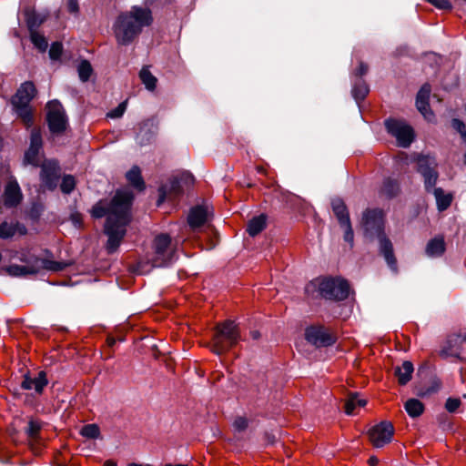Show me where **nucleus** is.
Wrapping results in <instances>:
<instances>
[{
    "label": "nucleus",
    "mask_w": 466,
    "mask_h": 466,
    "mask_svg": "<svg viewBox=\"0 0 466 466\" xmlns=\"http://www.w3.org/2000/svg\"><path fill=\"white\" fill-rule=\"evenodd\" d=\"M103 466H116V463L112 461H106Z\"/></svg>",
    "instance_id": "obj_55"
},
{
    "label": "nucleus",
    "mask_w": 466,
    "mask_h": 466,
    "mask_svg": "<svg viewBox=\"0 0 466 466\" xmlns=\"http://www.w3.org/2000/svg\"><path fill=\"white\" fill-rule=\"evenodd\" d=\"M127 181L135 188L143 190L145 188V183L141 177V171L138 167H133L126 175Z\"/></svg>",
    "instance_id": "obj_29"
},
{
    "label": "nucleus",
    "mask_w": 466,
    "mask_h": 466,
    "mask_svg": "<svg viewBox=\"0 0 466 466\" xmlns=\"http://www.w3.org/2000/svg\"><path fill=\"white\" fill-rule=\"evenodd\" d=\"M241 339L238 326L232 320H226L216 327L212 339V351L218 355L228 352Z\"/></svg>",
    "instance_id": "obj_6"
},
{
    "label": "nucleus",
    "mask_w": 466,
    "mask_h": 466,
    "mask_svg": "<svg viewBox=\"0 0 466 466\" xmlns=\"http://www.w3.org/2000/svg\"><path fill=\"white\" fill-rule=\"evenodd\" d=\"M466 342V335L453 334L450 336L441 350V355L445 357L460 358L462 352V345Z\"/></svg>",
    "instance_id": "obj_17"
},
{
    "label": "nucleus",
    "mask_w": 466,
    "mask_h": 466,
    "mask_svg": "<svg viewBox=\"0 0 466 466\" xmlns=\"http://www.w3.org/2000/svg\"><path fill=\"white\" fill-rule=\"evenodd\" d=\"M152 22L151 11L147 7L134 5L130 11L120 14L113 26L114 35L119 45H129Z\"/></svg>",
    "instance_id": "obj_3"
},
{
    "label": "nucleus",
    "mask_w": 466,
    "mask_h": 466,
    "mask_svg": "<svg viewBox=\"0 0 466 466\" xmlns=\"http://www.w3.org/2000/svg\"><path fill=\"white\" fill-rule=\"evenodd\" d=\"M250 334H251V336H252V338H253L254 339H258L259 338V336H260L259 332H258V331H257V330H255V331H251V333H250Z\"/></svg>",
    "instance_id": "obj_54"
},
{
    "label": "nucleus",
    "mask_w": 466,
    "mask_h": 466,
    "mask_svg": "<svg viewBox=\"0 0 466 466\" xmlns=\"http://www.w3.org/2000/svg\"><path fill=\"white\" fill-rule=\"evenodd\" d=\"M21 260L25 262V265L14 264L5 268L6 272L10 276L24 277L27 275H35L43 269L58 272L64 270L67 266L65 262L55 261L35 256H32L27 259L21 258Z\"/></svg>",
    "instance_id": "obj_5"
},
{
    "label": "nucleus",
    "mask_w": 466,
    "mask_h": 466,
    "mask_svg": "<svg viewBox=\"0 0 466 466\" xmlns=\"http://www.w3.org/2000/svg\"><path fill=\"white\" fill-rule=\"evenodd\" d=\"M18 116L22 119L23 123L27 127H31L34 122L32 109L29 106H14Z\"/></svg>",
    "instance_id": "obj_32"
},
{
    "label": "nucleus",
    "mask_w": 466,
    "mask_h": 466,
    "mask_svg": "<svg viewBox=\"0 0 466 466\" xmlns=\"http://www.w3.org/2000/svg\"><path fill=\"white\" fill-rule=\"evenodd\" d=\"M209 212L204 206H197L190 209L187 223L192 230H197L204 226L208 220Z\"/></svg>",
    "instance_id": "obj_18"
},
{
    "label": "nucleus",
    "mask_w": 466,
    "mask_h": 466,
    "mask_svg": "<svg viewBox=\"0 0 466 466\" xmlns=\"http://www.w3.org/2000/svg\"><path fill=\"white\" fill-rule=\"evenodd\" d=\"M381 209H367L363 212L361 227L367 238H378L380 242V252L384 257L388 266L397 271V259L393 253L391 241L384 234V219Z\"/></svg>",
    "instance_id": "obj_4"
},
{
    "label": "nucleus",
    "mask_w": 466,
    "mask_h": 466,
    "mask_svg": "<svg viewBox=\"0 0 466 466\" xmlns=\"http://www.w3.org/2000/svg\"><path fill=\"white\" fill-rule=\"evenodd\" d=\"M267 225V217L263 214L253 218L248 223L247 231L251 237L259 234Z\"/></svg>",
    "instance_id": "obj_27"
},
{
    "label": "nucleus",
    "mask_w": 466,
    "mask_h": 466,
    "mask_svg": "<svg viewBox=\"0 0 466 466\" xmlns=\"http://www.w3.org/2000/svg\"><path fill=\"white\" fill-rule=\"evenodd\" d=\"M464 159H465V163H466V152H465V155H464Z\"/></svg>",
    "instance_id": "obj_58"
},
{
    "label": "nucleus",
    "mask_w": 466,
    "mask_h": 466,
    "mask_svg": "<svg viewBox=\"0 0 466 466\" xmlns=\"http://www.w3.org/2000/svg\"><path fill=\"white\" fill-rule=\"evenodd\" d=\"M77 72L82 82H86L93 72L91 64L87 60H82L77 66Z\"/></svg>",
    "instance_id": "obj_37"
},
{
    "label": "nucleus",
    "mask_w": 466,
    "mask_h": 466,
    "mask_svg": "<svg viewBox=\"0 0 466 466\" xmlns=\"http://www.w3.org/2000/svg\"><path fill=\"white\" fill-rule=\"evenodd\" d=\"M416 106H417L418 110L423 115V116L428 121H431L433 119L434 116H433V113L430 109L428 100L416 99Z\"/></svg>",
    "instance_id": "obj_40"
},
{
    "label": "nucleus",
    "mask_w": 466,
    "mask_h": 466,
    "mask_svg": "<svg viewBox=\"0 0 466 466\" xmlns=\"http://www.w3.org/2000/svg\"><path fill=\"white\" fill-rule=\"evenodd\" d=\"M47 384L48 380L46 373L45 371H39L36 377L25 375L21 383V387L27 390H34L36 393L41 394Z\"/></svg>",
    "instance_id": "obj_19"
},
{
    "label": "nucleus",
    "mask_w": 466,
    "mask_h": 466,
    "mask_svg": "<svg viewBox=\"0 0 466 466\" xmlns=\"http://www.w3.org/2000/svg\"><path fill=\"white\" fill-rule=\"evenodd\" d=\"M80 434L85 438L96 440L100 437V429L96 424H86L81 429Z\"/></svg>",
    "instance_id": "obj_39"
},
{
    "label": "nucleus",
    "mask_w": 466,
    "mask_h": 466,
    "mask_svg": "<svg viewBox=\"0 0 466 466\" xmlns=\"http://www.w3.org/2000/svg\"><path fill=\"white\" fill-rule=\"evenodd\" d=\"M63 51V46L59 42H55L51 45L49 49V56L53 60H56L60 57Z\"/></svg>",
    "instance_id": "obj_44"
},
{
    "label": "nucleus",
    "mask_w": 466,
    "mask_h": 466,
    "mask_svg": "<svg viewBox=\"0 0 466 466\" xmlns=\"http://www.w3.org/2000/svg\"><path fill=\"white\" fill-rule=\"evenodd\" d=\"M400 192V185L397 180L390 177L385 178L381 188L380 195L386 198H392L396 197Z\"/></svg>",
    "instance_id": "obj_28"
},
{
    "label": "nucleus",
    "mask_w": 466,
    "mask_h": 466,
    "mask_svg": "<svg viewBox=\"0 0 466 466\" xmlns=\"http://www.w3.org/2000/svg\"><path fill=\"white\" fill-rule=\"evenodd\" d=\"M36 89L32 82H25L21 85L14 96L13 106H29L30 101L35 96Z\"/></svg>",
    "instance_id": "obj_20"
},
{
    "label": "nucleus",
    "mask_w": 466,
    "mask_h": 466,
    "mask_svg": "<svg viewBox=\"0 0 466 466\" xmlns=\"http://www.w3.org/2000/svg\"><path fill=\"white\" fill-rule=\"evenodd\" d=\"M369 438L375 448H382L393 438L394 427L390 421H381L369 431Z\"/></svg>",
    "instance_id": "obj_12"
},
{
    "label": "nucleus",
    "mask_w": 466,
    "mask_h": 466,
    "mask_svg": "<svg viewBox=\"0 0 466 466\" xmlns=\"http://www.w3.org/2000/svg\"><path fill=\"white\" fill-rule=\"evenodd\" d=\"M405 410L411 418L420 417L424 411L423 403L417 399H410L405 402Z\"/></svg>",
    "instance_id": "obj_30"
},
{
    "label": "nucleus",
    "mask_w": 466,
    "mask_h": 466,
    "mask_svg": "<svg viewBox=\"0 0 466 466\" xmlns=\"http://www.w3.org/2000/svg\"><path fill=\"white\" fill-rule=\"evenodd\" d=\"M465 2H466V0H465Z\"/></svg>",
    "instance_id": "obj_59"
},
{
    "label": "nucleus",
    "mask_w": 466,
    "mask_h": 466,
    "mask_svg": "<svg viewBox=\"0 0 466 466\" xmlns=\"http://www.w3.org/2000/svg\"><path fill=\"white\" fill-rule=\"evenodd\" d=\"M366 405V400L364 399H360L357 394L350 395L345 403V412L348 415H352L355 412V409L357 407H363Z\"/></svg>",
    "instance_id": "obj_34"
},
{
    "label": "nucleus",
    "mask_w": 466,
    "mask_h": 466,
    "mask_svg": "<svg viewBox=\"0 0 466 466\" xmlns=\"http://www.w3.org/2000/svg\"><path fill=\"white\" fill-rule=\"evenodd\" d=\"M310 287L318 288L321 297L332 300H344L350 294L349 283L339 278H324L316 279L307 286V291Z\"/></svg>",
    "instance_id": "obj_7"
},
{
    "label": "nucleus",
    "mask_w": 466,
    "mask_h": 466,
    "mask_svg": "<svg viewBox=\"0 0 466 466\" xmlns=\"http://www.w3.org/2000/svg\"><path fill=\"white\" fill-rule=\"evenodd\" d=\"M431 191L435 197L438 209L440 211L446 210L451 204L452 195L444 193L441 187H433Z\"/></svg>",
    "instance_id": "obj_26"
},
{
    "label": "nucleus",
    "mask_w": 466,
    "mask_h": 466,
    "mask_svg": "<svg viewBox=\"0 0 466 466\" xmlns=\"http://www.w3.org/2000/svg\"><path fill=\"white\" fill-rule=\"evenodd\" d=\"M387 131L397 139L398 145L408 147L413 140V130L405 122L398 119L385 121Z\"/></svg>",
    "instance_id": "obj_11"
},
{
    "label": "nucleus",
    "mask_w": 466,
    "mask_h": 466,
    "mask_svg": "<svg viewBox=\"0 0 466 466\" xmlns=\"http://www.w3.org/2000/svg\"><path fill=\"white\" fill-rule=\"evenodd\" d=\"M60 176V167L55 160H46L41 165L40 178L42 184L48 189L56 187Z\"/></svg>",
    "instance_id": "obj_13"
},
{
    "label": "nucleus",
    "mask_w": 466,
    "mask_h": 466,
    "mask_svg": "<svg viewBox=\"0 0 466 466\" xmlns=\"http://www.w3.org/2000/svg\"><path fill=\"white\" fill-rule=\"evenodd\" d=\"M126 111V102L119 104L115 109L107 113V116L111 118H117L123 116Z\"/></svg>",
    "instance_id": "obj_46"
},
{
    "label": "nucleus",
    "mask_w": 466,
    "mask_h": 466,
    "mask_svg": "<svg viewBox=\"0 0 466 466\" xmlns=\"http://www.w3.org/2000/svg\"><path fill=\"white\" fill-rule=\"evenodd\" d=\"M26 228L19 223H8L6 221L0 224V238L6 239L14 237L16 233L25 235Z\"/></svg>",
    "instance_id": "obj_21"
},
{
    "label": "nucleus",
    "mask_w": 466,
    "mask_h": 466,
    "mask_svg": "<svg viewBox=\"0 0 466 466\" xmlns=\"http://www.w3.org/2000/svg\"><path fill=\"white\" fill-rule=\"evenodd\" d=\"M132 200L133 194L130 191L117 190L108 207L99 201L92 208L94 218L107 216L105 233L108 237L106 248L109 254L116 251L126 235V227L130 221Z\"/></svg>",
    "instance_id": "obj_1"
},
{
    "label": "nucleus",
    "mask_w": 466,
    "mask_h": 466,
    "mask_svg": "<svg viewBox=\"0 0 466 466\" xmlns=\"http://www.w3.org/2000/svg\"><path fill=\"white\" fill-rule=\"evenodd\" d=\"M305 337L309 343L317 347L330 346L336 341L335 337L322 327L308 328L305 332Z\"/></svg>",
    "instance_id": "obj_15"
},
{
    "label": "nucleus",
    "mask_w": 466,
    "mask_h": 466,
    "mask_svg": "<svg viewBox=\"0 0 466 466\" xmlns=\"http://www.w3.org/2000/svg\"><path fill=\"white\" fill-rule=\"evenodd\" d=\"M139 78L145 85L146 88L149 91H153L156 88L157 79L152 75L148 67L144 66L139 72Z\"/></svg>",
    "instance_id": "obj_31"
},
{
    "label": "nucleus",
    "mask_w": 466,
    "mask_h": 466,
    "mask_svg": "<svg viewBox=\"0 0 466 466\" xmlns=\"http://www.w3.org/2000/svg\"><path fill=\"white\" fill-rule=\"evenodd\" d=\"M417 166L418 172L423 177L426 191L431 192L439 177L438 164L435 157L429 155H420L417 158Z\"/></svg>",
    "instance_id": "obj_9"
},
{
    "label": "nucleus",
    "mask_w": 466,
    "mask_h": 466,
    "mask_svg": "<svg viewBox=\"0 0 466 466\" xmlns=\"http://www.w3.org/2000/svg\"><path fill=\"white\" fill-rule=\"evenodd\" d=\"M76 187L75 177L71 175H66L63 177L60 188L63 193L70 194Z\"/></svg>",
    "instance_id": "obj_41"
},
{
    "label": "nucleus",
    "mask_w": 466,
    "mask_h": 466,
    "mask_svg": "<svg viewBox=\"0 0 466 466\" xmlns=\"http://www.w3.org/2000/svg\"><path fill=\"white\" fill-rule=\"evenodd\" d=\"M426 1L441 9L451 8V4L449 3L448 0H426Z\"/></svg>",
    "instance_id": "obj_49"
},
{
    "label": "nucleus",
    "mask_w": 466,
    "mask_h": 466,
    "mask_svg": "<svg viewBox=\"0 0 466 466\" xmlns=\"http://www.w3.org/2000/svg\"><path fill=\"white\" fill-rule=\"evenodd\" d=\"M461 404V401L459 398H449L446 400L445 409L447 410V411L454 413L458 410Z\"/></svg>",
    "instance_id": "obj_43"
},
{
    "label": "nucleus",
    "mask_w": 466,
    "mask_h": 466,
    "mask_svg": "<svg viewBox=\"0 0 466 466\" xmlns=\"http://www.w3.org/2000/svg\"><path fill=\"white\" fill-rule=\"evenodd\" d=\"M369 93L368 85L362 80L359 79L355 82L354 86L352 88V95L356 101L363 100Z\"/></svg>",
    "instance_id": "obj_36"
},
{
    "label": "nucleus",
    "mask_w": 466,
    "mask_h": 466,
    "mask_svg": "<svg viewBox=\"0 0 466 466\" xmlns=\"http://www.w3.org/2000/svg\"><path fill=\"white\" fill-rule=\"evenodd\" d=\"M176 259L175 249L171 247V238L167 234L157 235L153 242V254L150 258L153 267H167Z\"/></svg>",
    "instance_id": "obj_8"
},
{
    "label": "nucleus",
    "mask_w": 466,
    "mask_h": 466,
    "mask_svg": "<svg viewBox=\"0 0 466 466\" xmlns=\"http://www.w3.org/2000/svg\"><path fill=\"white\" fill-rule=\"evenodd\" d=\"M42 428L43 423L40 420L31 419L28 421L27 427L25 428V431L29 439L36 440L39 438Z\"/></svg>",
    "instance_id": "obj_35"
},
{
    "label": "nucleus",
    "mask_w": 466,
    "mask_h": 466,
    "mask_svg": "<svg viewBox=\"0 0 466 466\" xmlns=\"http://www.w3.org/2000/svg\"><path fill=\"white\" fill-rule=\"evenodd\" d=\"M45 20L46 16L36 14L35 12L27 14L26 24L29 33L38 31V27L45 22Z\"/></svg>",
    "instance_id": "obj_33"
},
{
    "label": "nucleus",
    "mask_w": 466,
    "mask_h": 466,
    "mask_svg": "<svg viewBox=\"0 0 466 466\" xmlns=\"http://www.w3.org/2000/svg\"><path fill=\"white\" fill-rule=\"evenodd\" d=\"M431 91V89L430 85H428V84L423 85L421 86V88L420 89V91L418 92L416 99L429 101Z\"/></svg>",
    "instance_id": "obj_47"
},
{
    "label": "nucleus",
    "mask_w": 466,
    "mask_h": 466,
    "mask_svg": "<svg viewBox=\"0 0 466 466\" xmlns=\"http://www.w3.org/2000/svg\"><path fill=\"white\" fill-rule=\"evenodd\" d=\"M165 466H187V464H176V465H173V464H167Z\"/></svg>",
    "instance_id": "obj_57"
},
{
    "label": "nucleus",
    "mask_w": 466,
    "mask_h": 466,
    "mask_svg": "<svg viewBox=\"0 0 466 466\" xmlns=\"http://www.w3.org/2000/svg\"><path fill=\"white\" fill-rule=\"evenodd\" d=\"M31 42L34 46L41 52H45L47 49L48 44L46 37L41 35L38 31L29 33Z\"/></svg>",
    "instance_id": "obj_38"
},
{
    "label": "nucleus",
    "mask_w": 466,
    "mask_h": 466,
    "mask_svg": "<svg viewBox=\"0 0 466 466\" xmlns=\"http://www.w3.org/2000/svg\"><path fill=\"white\" fill-rule=\"evenodd\" d=\"M413 371V364L409 360L404 361L401 366L396 367L394 374L398 379L399 384L406 385L411 380Z\"/></svg>",
    "instance_id": "obj_22"
},
{
    "label": "nucleus",
    "mask_w": 466,
    "mask_h": 466,
    "mask_svg": "<svg viewBox=\"0 0 466 466\" xmlns=\"http://www.w3.org/2000/svg\"><path fill=\"white\" fill-rule=\"evenodd\" d=\"M451 125L452 127L461 134L462 139L466 142V127L464 123L459 119L454 118L451 122Z\"/></svg>",
    "instance_id": "obj_45"
},
{
    "label": "nucleus",
    "mask_w": 466,
    "mask_h": 466,
    "mask_svg": "<svg viewBox=\"0 0 466 466\" xmlns=\"http://www.w3.org/2000/svg\"><path fill=\"white\" fill-rule=\"evenodd\" d=\"M152 22L151 11L147 7L134 5L130 11L120 14L113 26L114 35L119 45H129Z\"/></svg>",
    "instance_id": "obj_2"
},
{
    "label": "nucleus",
    "mask_w": 466,
    "mask_h": 466,
    "mask_svg": "<svg viewBox=\"0 0 466 466\" xmlns=\"http://www.w3.org/2000/svg\"><path fill=\"white\" fill-rule=\"evenodd\" d=\"M67 10L70 13L77 14L79 10L78 0H68L67 1Z\"/></svg>",
    "instance_id": "obj_50"
},
{
    "label": "nucleus",
    "mask_w": 466,
    "mask_h": 466,
    "mask_svg": "<svg viewBox=\"0 0 466 466\" xmlns=\"http://www.w3.org/2000/svg\"><path fill=\"white\" fill-rule=\"evenodd\" d=\"M233 426L236 431H243L248 427V420L244 417H238L233 423Z\"/></svg>",
    "instance_id": "obj_48"
},
{
    "label": "nucleus",
    "mask_w": 466,
    "mask_h": 466,
    "mask_svg": "<svg viewBox=\"0 0 466 466\" xmlns=\"http://www.w3.org/2000/svg\"><path fill=\"white\" fill-rule=\"evenodd\" d=\"M445 251V241L442 237L431 239L426 246V254L431 258L441 257Z\"/></svg>",
    "instance_id": "obj_24"
},
{
    "label": "nucleus",
    "mask_w": 466,
    "mask_h": 466,
    "mask_svg": "<svg viewBox=\"0 0 466 466\" xmlns=\"http://www.w3.org/2000/svg\"><path fill=\"white\" fill-rule=\"evenodd\" d=\"M441 388V383L439 381H434L432 386L427 389L423 393H421V396H427L431 395L432 393L437 392Z\"/></svg>",
    "instance_id": "obj_51"
},
{
    "label": "nucleus",
    "mask_w": 466,
    "mask_h": 466,
    "mask_svg": "<svg viewBox=\"0 0 466 466\" xmlns=\"http://www.w3.org/2000/svg\"><path fill=\"white\" fill-rule=\"evenodd\" d=\"M182 192L180 183L177 179H173L170 181V186L167 188V186H162L159 188V199L157 201V205H160L166 198H176L180 195Z\"/></svg>",
    "instance_id": "obj_23"
},
{
    "label": "nucleus",
    "mask_w": 466,
    "mask_h": 466,
    "mask_svg": "<svg viewBox=\"0 0 466 466\" xmlns=\"http://www.w3.org/2000/svg\"><path fill=\"white\" fill-rule=\"evenodd\" d=\"M331 205H332L333 212H334L336 218H338L339 225H342V224H345V223H348L350 221L348 208H347L345 203L341 199H339V198L333 199Z\"/></svg>",
    "instance_id": "obj_25"
},
{
    "label": "nucleus",
    "mask_w": 466,
    "mask_h": 466,
    "mask_svg": "<svg viewBox=\"0 0 466 466\" xmlns=\"http://www.w3.org/2000/svg\"><path fill=\"white\" fill-rule=\"evenodd\" d=\"M370 466H376L379 463L378 458L372 456L368 461Z\"/></svg>",
    "instance_id": "obj_53"
},
{
    "label": "nucleus",
    "mask_w": 466,
    "mask_h": 466,
    "mask_svg": "<svg viewBox=\"0 0 466 466\" xmlns=\"http://www.w3.org/2000/svg\"><path fill=\"white\" fill-rule=\"evenodd\" d=\"M42 137L39 129L34 128L30 136V147L25 153L24 164L37 167L41 162Z\"/></svg>",
    "instance_id": "obj_14"
},
{
    "label": "nucleus",
    "mask_w": 466,
    "mask_h": 466,
    "mask_svg": "<svg viewBox=\"0 0 466 466\" xmlns=\"http://www.w3.org/2000/svg\"><path fill=\"white\" fill-rule=\"evenodd\" d=\"M367 72H368V66L361 62L360 64V66H359L356 74L360 77V76H364Z\"/></svg>",
    "instance_id": "obj_52"
},
{
    "label": "nucleus",
    "mask_w": 466,
    "mask_h": 466,
    "mask_svg": "<svg viewBox=\"0 0 466 466\" xmlns=\"http://www.w3.org/2000/svg\"><path fill=\"white\" fill-rule=\"evenodd\" d=\"M46 120L51 133H63L67 127V117L61 103L57 100L50 101L46 105Z\"/></svg>",
    "instance_id": "obj_10"
},
{
    "label": "nucleus",
    "mask_w": 466,
    "mask_h": 466,
    "mask_svg": "<svg viewBox=\"0 0 466 466\" xmlns=\"http://www.w3.org/2000/svg\"><path fill=\"white\" fill-rule=\"evenodd\" d=\"M340 227L344 229V240L352 246L354 240V233L350 221L340 225Z\"/></svg>",
    "instance_id": "obj_42"
},
{
    "label": "nucleus",
    "mask_w": 466,
    "mask_h": 466,
    "mask_svg": "<svg viewBox=\"0 0 466 466\" xmlns=\"http://www.w3.org/2000/svg\"><path fill=\"white\" fill-rule=\"evenodd\" d=\"M8 179L4 193V202L6 207H15L22 199V192L16 179L10 175H4Z\"/></svg>",
    "instance_id": "obj_16"
},
{
    "label": "nucleus",
    "mask_w": 466,
    "mask_h": 466,
    "mask_svg": "<svg viewBox=\"0 0 466 466\" xmlns=\"http://www.w3.org/2000/svg\"><path fill=\"white\" fill-rule=\"evenodd\" d=\"M107 342L111 346V345H113L115 343V339H108Z\"/></svg>",
    "instance_id": "obj_56"
}]
</instances>
